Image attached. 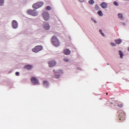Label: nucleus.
I'll list each match as a JSON object with an SVG mask.
<instances>
[{"label": "nucleus", "instance_id": "obj_1", "mask_svg": "<svg viewBox=\"0 0 129 129\" xmlns=\"http://www.w3.org/2000/svg\"><path fill=\"white\" fill-rule=\"evenodd\" d=\"M51 42L53 46L55 47H58L60 45V42H59V40L57 38V36H53L51 38Z\"/></svg>", "mask_w": 129, "mask_h": 129}, {"label": "nucleus", "instance_id": "obj_2", "mask_svg": "<svg viewBox=\"0 0 129 129\" xmlns=\"http://www.w3.org/2000/svg\"><path fill=\"white\" fill-rule=\"evenodd\" d=\"M53 72H54V78L58 79L60 78V76L63 74V71L62 70H57L55 71V70H53Z\"/></svg>", "mask_w": 129, "mask_h": 129}, {"label": "nucleus", "instance_id": "obj_3", "mask_svg": "<svg viewBox=\"0 0 129 129\" xmlns=\"http://www.w3.org/2000/svg\"><path fill=\"white\" fill-rule=\"evenodd\" d=\"M118 115L120 118V120H123L124 119V116H125V113L123 110H120L118 111Z\"/></svg>", "mask_w": 129, "mask_h": 129}, {"label": "nucleus", "instance_id": "obj_4", "mask_svg": "<svg viewBox=\"0 0 129 129\" xmlns=\"http://www.w3.org/2000/svg\"><path fill=\"white\" fill-rule=\"evenodd\" d=\"M42 16L45 21H49L50 19V15L47 11H44L42 13Z\"/></svg>", "mask_w": 129, "mask_h": 129}, {"label": "nucleus", "instance_id": "obj_5", "mask_svg": "<svg viewBox=\"0 0 129 129\" xmlns=\"http://www.w3.org/2000/svg\"><path fill=\"white\" fill-rule=\"evenodd\" d=\"M44 3L43 2H38L37 3L33 5V9H34V10H37L41 8V7H42Z\"/></svg>", "mask_w": 129, "mask_h": 129}, {"label": "nucleus", "instance_id": "obj_6", "mask_svg": "<svg viewBox=\"0 0 129 129\" xmlns=\"http://www.w3.org/2000/svg\"><path fill=\"white\" fill-rule=\"evenodd\" d=\"M33 50V52H34V53H38V52H40V51L43 50V46L42 45H37Z\"/></svg>", "mask_w": 129, "mask_h": 129}, {"label": "nucleus", "instance_id": "obj_7", "mask_svg": "<svg viewBox=\"0 0 129 129\" xmlns=\"http://www.w3.org/2000/svg\"><path fill=\"white\" fill-rule=\"evenodd\" d=\"M33 85H40V82H39L38 78L33 77Z\"/></svg>", "mask_w": 129, "mask_h": 129}, {"label": "nucleus", "instance_id": "obj_8", "mask_svg": "<svg viewBox=\"0 0 129 129\" xmlns=\"http://www.w3.org/2000/svg\"><path fill=\"white\" fill-rule=\"evenodd\" d=\"M48 65L49 67H54L56 65V61L54 60L49 61Z\"/></svg>", "mask_w": 129, "mask_h": 129}, {"label": "nucleus", "instance_id": "obj_9", "mask_svg": "<svg viewBox=\"0 0 129 129\" xmlns=\"http://www.w3.org/2000/svg\"><path fill=\"white\" fill-rule=\"evenodd\" d=\"M43 28L45 30H47V31L50 30V25H49V23H48V22L44 23Z\"/></svg>", "mask_w": 129, "mask_h": 129}, {"label": "nucleus", "instance_id": "obj_10", "mask_svg": "<svg viewBox=\"0 0 129 129\" xmlns=\"http://www.w3.org/2000/svg\"><path fill=\"white\" fill-rule=\"evenodd\" d=\"M12 26L14 29H17L18 28V22L16 20L12 21Z\"/></svg>", "mask_w": 129, "mask_h": 129}, {"label": "nucleus", "instance_id": "obj_11", "mask_svg": "<svg viewBox=\"0 0 129 129\" xmlns=\"http://www.w3.org/2000/svg\"><path fill=\"white\" fill-rule=\"evenodd\" d=\"M100 7H102V9H107V3L105 2H103L100 4Z\"/></svg>", "mask_w": 129, "mask_h": 129}, {"label": "nucleus", "instance_id": "obj_12", "mask_svg": "<svg viewBox=\"0 0 129 129\" xmlns=\"http://www.w3.org/2000/svg\"><path fill=\"white\" fill-rule=\"evenodd\" d=\"M70 53H71V51L69 49L66 48L63 50V54L65 55H70Z\"/></svg>", "mask_w": 129, "mask_h": 129}, {"label": "nucleus", "instance_id": "obj_13", "mask_svg": "<svg viewBox=\"0 0 129 129\" xmlns=\"http://www.w3.org/2000/svg\"><path fill=\"white\" fill-rule=\"evenodd\" d=\"M43 86L44 87H46V88H48V87L49 86L50 84L49 83V82L47 81H44L43 82Z\"/></svg>", "mask_w": 129, "mask_h": 129}, {"label": "nucleus", "instance_id": "obj_14", "mask_svg": "<svg viewBox=\"0 0 129 129\" xmlns=\"http://www.w3.org/2000/svg\"><path fill=\"white\" fill-rule=\"evenodd\" d=\"M24 69H27V70H31V69H32V66L30 65V64H27L26 65L24 68Z\"/></svg>", "mask_w": 129, "mask_h": 129}, {"label": "nucleus", "instance_id": "obj_15", "mask_svg": "<svg viewBox=\"0 0 129 129\" xmlns=\"http://www.w3.org/2000/svg\"><path fill=\"white\" fill-rule=\"evenodd\" d=\"M114 41H115V43H116V44L119 45V44H121L122 40H121V39H115Z\"/></svg>", "mask_w": 129, "mask_h": 129}, {"label": "nucleus", "instance_id": "obj_16", "mask_svg": "<svg viewBox=\"0 0 129 129\" xmlns=\"http://www.w3.org/2000/svg\"><path fill=\"white\" fill-rule=\"evenodd\" d=\"M38 12L36 11L35 9L33 10V16L34 17H36V16H38Z\"/></svg>", "mask_w": 129, "mask_h": 129}, {"label": "nucleus", "instance_id": "obj_17", "mask_svg": "<svg viewBox=\"0 0 129 129\" xmlns=\"http://www.w3.org/2000/svg\"><path fill=\"white\" fill-rule=\"evenodd\" d=\"M118 52V54L119 55H120V57L121 58V59H122V58H123V53L121 50H119Z\"/></svg>", "mask_w": 129, "mask_h": 129}, {"label": "nucleus", "instance_id": "obj_18", "mask_svg": "<svg viewBox=\"0 0 129 129\" xmlns=\"http://www.w3.org/2000/svg\"><path fill=\"white\" fill-rule=\"evenodd\" d=\"M97 14L100 17H102V16H103V13H102V11L101 10H99Z\"/></svg>", "mask_w": 129, "mask_h": 129}, {"label": "nucleus", "instance_id": "obj_19", "mask_svg": "<svg viewBox=\"0 0 129 129\" xmlns=\"http://www.w3.org/2000/svg\"><path fill=\"white\" fill-rule=\"evenodd\" d=\"M27 13L28 15H31V16H33V10H29L27 11Z\"/></svg>", "mask_w": 129, "mask_h": 129}, {"label": "nucleus", "instance_id": "obj_20", "mask_svg": "<svg viewBox=\"0 0 129 129\" xmlns=\"http://www.w3.org/2000/svg\"><path fill=\"white\" fill-rule=\"evenodd\" d=\"M118 17L119 18V19H120L121 20H122V19L123 18V17L122 16V14L119 13L118 14Z\"/></svg>", "mask_w": 129, "mask_h": 129}, {"label": "nucleus", "instance_id": "obj_21", "mask_svg": "<svg viewBox=\"0 0 129 129\" xmlns=\"http://www.w3.org/2000/svg\"><path fill=\"white\" fill-rule=\"evenodd\" d=\"M88 4L89 5H93L94 4V1H93V0H89L88 1Z\"/></svg>", "mask_w": 129, "mask_h": 129}, {"label": "nucleus", "instance_id": "obj_22", "mask_svg": "<svg viewBox=\"0 0 129 129\" xmlns=\"http://www.w3.org/2000/svg\"><path fill=\"white\" fill-rule=\"evenodd\" d=\"M5 4V0H0V6H4V4Z\"/></svg>", "mask_w": 129, "mask_h": 129}, {"label": "nucleus", "instance_id": "obj_23", "mask_svg": "<svg viewBox=\"0 0 129 129\" xmlns=\"http://www.w3.org/2000/svg\"><path fill=\"white\" fill-rule=\"evenodd\" d=\"M113 5H114V6H116V7H118V6H119V4L116 1H114L113 2Z\"/></svg>", "mask_w": 129, "mask_h": 129}, {"label": "nucleus", "instance_id": "obj_24", "mask_svg": "<svg viewBox=\"0 0 129 129\" xmlns=\"http://www.w3.org/2000/svg\"><path fill=\"white\" fill-rule=\"evenodd\" d=\"M95 8V10H97V11H98L100 9V8L99 7V6H98V5H96Z\"/></svg>", "mask_w": 129, "mask_h": 129}, {"label": "nucleus", "instance_id": "obj_25", "mask_svg": "<svg viewBox=\"0 0 129 129\" xmlns=\"http://www.w3.org/2000/svg\"><path fill=\"white\" fill-rule=\"evenodd\" d=\"M63 61H64V62H69V59L64 57L63 58Z\"/></svg>", "mask_w": 129, "mask_h": 129}, {"label": "nucleus", "instance_id": "obj_26", "mask_svg": "<svg viewBox=\"0 0 129 129\" xmlns=\"http://www.w3.org/2000/svg\"><path fill=\"white\" fill-rule=\"evenodd\" d=\"M110 45H111V46H112L113 47H115V46H116V44H115V43H113V42H111Z\"/></svg>", "mask_w": 129, "mask_h": 129}, {"label": "nucleus", "instance_id": "obj_27", "mask_svg": "<svg viewBox=\"0 0 129 129\" xmlns=\"http://www.w3.org/2000/svg\"><path fill=\"white\" fill-rule=\"evenodd\" d=\"M91 20L92 21H93L95 23V24H97V21H96V20H94V19H93V18H91Z\"/></svg>", "mask_w": 129, "mask_h": 129}, {"label": "nucleus", "instance_id": "obj_28", "mask_svg": "<svg viewBox=\"0 0 129 129\" xmlns=\"http://www.w3.org/2000/svg\"><path fill=\"white\" fill-rule=\"evenodd\" d=\"M117 105L119 107H122V106H123V104H117Z\"/></svg>", "mask_w": 129, "mask_h": 129}, {"label": "nucleus", "instance_id": "obj_29", "mask_svg": "<svg viewBox=\"0 0 129 129\" xmlns=\"http://www.w3.org/2000/svg\"><path fill=\"white\" fill-rule=\"evenodd\" d=\"M50 10H51V7L47 6L46 7V11H50Z\"/></svg>", "mask_w": 129, "mask_h": 129}, {"label": "nucleus", "instance_id": "obj_30", "mask_svg": "<svg viewBox=\"0 0 129 129\" xmlns=\"http://www.w3.org/2000/svg\"><path fill=\"white\" fill-rule=\"evenodd\" d=\"M15 74H16V76H20V73H19L18 72H17Z\"/></svg>", "mask_w": 129, "mask_h": 129}, {"label": "nucleus", "instance_id": "obj_31", "mask_svg": "<svg viewBox=\"0 0 129 129\" xmlns=\"http://www.w3.org/2000/svg\"><path fill=\"white\" fill-rule=\"evenodd\" d=\"M101 34L102 35V36L103 37H105V34H104V33H103V32H101Z\"/></svg>", "mask_w": 129, "mask_h": 129}, {"label": "nucleus", "instance_id": "obj_32", "mask_svg": "<svg viewBox=\"0 0 129 129\" xmlns=\"http://www.w3.org/2000/svg\"><path fill=\"white\" fill-rule=\"evenodd\" d=\"M79 2H80V3H84V0H79Z\"/></svg>", "mask_w": 129, "mask_h": 129}, {"label": "nucleus", "instance_id": "obj_33", "mask_svg": "<svg viewBox=\"0 0 129 129\" xmlns=\"http://www.w3.org/2000/svg\"><path fill=\"white\" fill-rule=\"evenodd\" d=\"M121 25H123V26H125V23H121Z\"/></svg>", "mask_w": 129, "mask_h": 129}, {"label": "nucleus", "instance_id": "obj_34", "mask_svg": "<svg viewBox=\"0 0 129 129\" xmlns=\"http://www.w3.org/2000/svg\"><path fill=\"white\" fill-rule=\"evenodd\" d=\"M99 32H100V34H101V33H102V30L100 29V30H99Z\"/></svg>", "mask_w": 129, "mask_h": 129}, {"label": "nucleus", "instance_id": "obj_35", "mask_svg": "<svg viewBox=\"0 0 129 129\" xmlns=\"http://www.w3.org/2000/svg\"><path fill=\"white\" fill-rule=\"evenodd\" d=\"M31 82H33V78H31Z\"/></svg>", "mask_w": 129, "mask_h": 129}, {"label": "nucleus", "instance_id": "obj_36", "mask_svg": "<svg viewBox=\"0 0 129 129\" xmlns=\"http://www.w3.org/2000/svg\"><path fill=\"white\" fill-rule=\"evenodd\" d=\"M108 93H106V95H108Z\"/></svg>", "mask_w": 129, "mask_h": 129}, {"label": "nucleus", "instance_id": "obj_37", "mask_svg": "<svg viewBox=\"0 0 129 129\" xmlns=\"http://www.w3.org/2000/svg\"><path fill=\"white\" fill-rule=\"evenodd\" d=\"M111 99H112V100H113L114 99H113V98H111Z\"/></svg>", "mask_w": 129, "mask_h": 129}, {"label": "nucleus", "instance_id": "obj_38", "mask_svg": "<svg viewBox=\"0 0 129 129\" xmlns=\"http://www.w3.org/2000/svg\"><path fill=\"white\" fill-rule=\"evenodd\" d=\"M123 1H129V0H123Z\"/></svg>", "mask_w": 129, "mask_h": 129}]
</instances>
